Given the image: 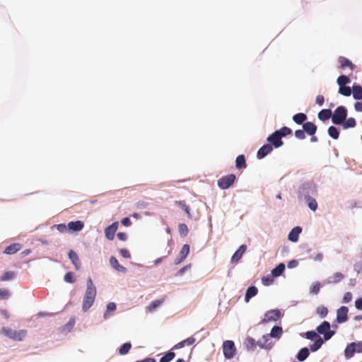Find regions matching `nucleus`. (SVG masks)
<instances>
[{
	"mask_svg": "<svg viewBox=\"0 0 362 362\" xmlns=\"http://www.w3.org/2000/svg\"><path fill=\"white\" fill-rule=\"evenodd\" d=\"M305 131L303 129H298L295 132V136L298 139H304L305 138Z\"/></svg>",
	"mask_w": 362,
	"mask_h": 362,
	"instance_id": "51",
	"label": "nucleus"
},
{
	"mask_svg": "<svg viewBox=\"0 0 362 362\" xmlns=\"http://www.w3.org/2000/svg\"><path fill=\"white\" fill-rule=\"evenodd\" d=\"M190 267H191L190 264L185 266L184 267L181 268L180 269H179L177 271V272L176 273V276H182L185 273V272L187 269H189Z\"/></svg>",
	"mask_w": 362,
	"mask_h": 362,
	"instance_id": "56",
	"label": "nucleus"
},
{
	"mask_svg": "<svg viewBox=\"0 0 362 362\" xmlns=\"http://www.w3.org/2000/svg\"><path fill=\"white\" fill-rule=\"evenodd\" d=\"M189 253V245L188 244H185L182 246L178 256L175 260V264H179L187 257Z\"/></svg>",
	"mask_w": 362,
	"mask_h": 362,
	"instance_id": "13",
	"label": "nucleus"
},
{
	"mask_svg": "<svg viewBox=\"0 0 362 362\" xmlns=\"http://www.w3.org/2000/svg\"><path fill=\"white\" fill-rule=\"evenodd\" d=\"M258 290L257 287L252 286H250L246 291L245 296V301L248 303L250 300L257 294Z\"/></svg>",
	"mask_w": 362,
	"mask_h": 362,
	"instance_id": "23",
	"label": "nucleus"
},
{
	"mask_svg": "<svg viewBox=\"0 0 362 362\" xmlns=\"http://www.w3.org/2000/svg\"><path fill=\"white\" fill-rule=\"evenodd\" d=\"M22 246L20 243H13L6 247L4 251V253L6 255H13L21 250Z\"/></svg>",
	"mask_w": 362,
	"mask_h": 362,
	"instance_id": "19",
	"label": "nucleus"
},
{
	"mask_svg": "<svg viewBox=\"0 0 362 362\" xmlns=\"http://www.w3.org/2000/svg\"><path fill=\"white\" fill-rule=\"evenodd\" d=\"M64 281L68 282V283H74V281H75L74 274L71 272H67L64 275Z\"/></svg>",
	"mask_w": 362,
	"mask_h": 362,
	"instance_id": "53",
	"label": "nucleus"
},
{
	"mask_svg": "<svg viewBox=\"0 0 362 362\" xmlns=\"http://www.w3.org/2000/svg\"><path fill=\"white\" fill-rule=\"evenodd\" d=\"M344 278V276L343 274H341L340 272H336L331 277V280L328 281V283L329 284H337V283L340 282Z\"/></svg>",
	"mask_w": 362,
	"mask_h": 362,
	"instance_id": "33",
	"label": "nucleus"
},
{
	"mask_svg": "<svg viewBox=\"0 0 362 362\" xmlns=\"http://www.w3.org/2000/svg\"><path fill=\"white\" fill-rule=\"evenodd\" d=\"M235 167L238 169H245L247 167L245 157L244 155H240L236 158Z\"/></svg>",
	"mask_w": 362,
	"mask_h": 362,
	"instance_id": "27",
	"label": "nucleus"
},
{
	"mask_svg": "<svg viewBox=\"0 0 362 362\" xmlns=\"http://www.w3.org/2000/svg\"><path fill=\"white\" fill-rule=\"evenodd\" d=\"M347 117V110L344 106H339L336 108L332 116V122L336 124H341Z\"/></svg>",
	"mask_w": 362,
	"mask_h": 362,
	"instance_id": "4",
	"label": "nucleus"
},
{
	"mask_svg": "<svg viewBox=\"0 0 362 362\" xmlns=\"http://www.w3.org/2000/svg\"><path fill=\"white\" fill-rule=\"evenodd\" d=\"M276 132H279V135L281 136V138L291 134L292 132L291 129L287 127H284Z\"/></svg>",
	"mask_w": 362,
	"mask_h": 362,
	"instance_id": "45",
	"label": "nucleus"
},
{
	"mask_svg": "<svg viewBox=\"0 0 362 362\" xmlns=\"http://www.w3.org/2000/svg\"><path fill=\"white\" fill-rule=\"evenodd\" d=\"M163 303V300H156L150 303L147 307V309L150 312L154 311L158 307H159Z\"/></svg>",
	"mask_w": 362,
	"mask_h": 362,
	"instance_id": "41",
	"label": "nucleus"
},
{
	"mask_svg": "<svg viewBox=\"0 0 362 362\" xmlns=\"http://www.w3.org/2000/svg\"><path fill=\"white\" fill-rule=\"evenodd\" d=\"M281 136L279 135V132H276V131L272 134L270 136L267 137V141L272 144L274 148H277L281 147L284 143L281 141Z\"/></svg>",
	"mask_w": 362,
	"mask_h": 362,
	"instance_id": "11",
	"label": "nucleus"
},
{
	"mask_svg": "<svg viewBox=\"0 0 362 362\" xmlns=\"http://www.w3.org/2000/svg\"><path fill=\"white\" fill-rule=\"evenodd\" d=\"M10 296V292L7 288H0V300L8 299Z\"/></svg>",
	"mask_w": 362,
	"mask_h": 362,
	"instance_id": "48",
	"label": "nucleus"
},
{
	"mask_svg": "<svg viewBox=\"0 0 362 362\" xmlns=\"http://www.w3.org/2000/svg\"><path fill=\"white\" fill-rule=\"evenodd\" d=\"M283 334V329L279 326H274L272 327L270 334H267L269 337L279 339Z\"/></svg>",
	"mask_w": 362,
	"mask_h": 362,
	"instance_id": "24",
	"label": "nucleus"
},
{
	"mask_svg": "<svg viewBox=\"0 0 362 362\" xmlns=\"http://www.w3.org/2000/svg\"><path fill=\"white\" fill-rule=\"evenodd\" d=\"M332 116V112L330 109H324L319 112L318 118L322 121L329 119Z\"/></svg>",
	"mask_w": 362,
	"mask_h": 362,
	"instance_id": "25",
	"label": "nucleus"
},
{
	"mask_svg": "<svg viewBox=\"0 0 362 362\" xmlns=\"http://www.w3.org/2000/svg\"><path fill=\"white\" fill-rule=\"evenodd\" d=\"M307 119V115L304 113H297L293 116V120L298 124H303Z\"/></svg>",
	"mask_w": 362,
	"mask_h": 362,
	"instance_id": "28",
	"label": "nucleus"
},
{
	"mask_svg": "<svg viewBox=\"0 0 362 362\" xmlns=\"http://www.w3.org/2000/svg\"><path fill=\"white\" fill-rule=\"evenodd\" d=\"M0 313L6 320H8L10 317L8 313L6 310H4V309L0 310Z\"/></svg>",
	"mask_w": 362,
	"mask_h": 362,
	"instance_id": "63",
	"label": "nucleus"
},
{
	"mask_svg": "<svg viewBox=\"0 0 362 362\" xmlns=\"http://www.w3.org/2000/svg\"><path fill=\"white\" fill-rule=\"evenodd\" d=\"M350 82V79L345 75H341L337 78V83L339 86H346V83Z\"/></svg>",
	"mask_w": 362,
	"mask_h": 362,
	"instance_id": "44",
	"label": "nucleus"
},
{
	"mask_svg": "<svg viewBox=\"0 0 362 362\" xmlns=\"http://www.w3.org/2000/svg\"><path fill=\"white\" fill-rule=\"evenodd\" d=\"M281 313L279 310H269L265 313L264 317L261 321V323L267 324L269 322H276L281 317Z\"/></svg>",
	"mask_w": 362,
	"mask_h": 362,
	"instance_id": "9",
	"label": "nucleus"
},
{
	"mask_svg": "<svg viewBox=\"0 0 362 362\" xmlns=\"http://www.w3.org/2000/svg\"><path fill=\"white\" fill-rule=\"evenodd\" d=\"M355 306L358 310H362V298H358L356 300Z\"/></svg>",
	"mask_w": 362,
	"mask_h": 362,
	"instance_id": "62",
	"label": "nucleus"
},
{
	"mask_svg": "<svg viewBox=\"0 0 362 362\" xmlns=\"http://www.w3.org/2000/svg\"><path fill=\"white\" fill-rule=\"evenodd\" d=\"M344 129L354 128L356 125V119L354 117H349L342 123Z\"/></svg>",
	"mask_w": 362,
	"mask_h": 362,
	"instance_id": "34",
	"label": "nucleus"
},
{
	"mask_svg": "<svg viewBox=\"0 0 362 362\" xmlns=\"http://www.w3.org/2000/svg\"><path fill=\"white\" fill-rule=\"evenodd\" d=\"M273 150V147L270 144H264L257 151V156L259 159H262Z\"/></svg>",
	"mask_w": 362,
	"mask_h": 362,
	"instance_id": "15",
	"label": "nucleus"
},
{
	"mask_svg": "<svg viewBox=\"0 0 362 362\" xmlns=\"http://www.w3.org/2000/svg\"><path fill=\"white\" fill-rule=\"evenodd\" d=\"M223 352L225 358L228 359L233 358L236 352L235 344L231 340H226L223 344Z\"/></svg>",
	"mask_w": 362,
	"mask_h": 362,
	"instance_id": "8",
	"label": "nucleus"
},
{
	"mask_svg": "<svg viewBox=\"0 0 362 362\" xmlns=\"http://www.w3.org/2000/svg\"><path fill=\"white\" fill-rule=\"evenodd\" d=\"M301 231L302 228L300 226L293 228L288 234V240L292 242H296Z\"/></svg>",
	"mask_w": 362,
	"mask_h": 362,
	"instance_id": "21",
	"label": "nucleus"
},
{
	"mask_svg": "<svg viewBox=\"0 0 362 362\" xmlns=\"http://www.w3.org/2000/svg\"><path fill=\"white\" fill-rule=\"evenodd\" d=\"M323 344V339L321 337H318L315 339V342L310 346L311 351L315 352L317 351Z\"/></svg>",
	"mask_w": 362,
	"mask_h": 362,
	"instance_id": "32",
	"label": "nucleus"
},
{
	"mask_svg": "<svg viewBox=\"0 0 362 362\" xmlns=\"http://www.w3.org/2000/svg\"><path fill=\"white\" fill-rule=\"evenodd\" d=\"M317 332L320 334H322L324 340H329L334 334V331L330 329V324L327 321H324L317 327Z\"/></svg>",
	"mask_w": 362,
	"mask_h": 362,
	"instance_id": "6",
	"label": "nucleus"
},
{
	"mask_svg": "<svg viewBox=\"0 0 362 362\" xmlns=\"http://www.w3.org/2000/svg\"><path fill=\"white\" fill-rule=\"evenodd\" d=\"M131 348L132 344L130 342H126L119 349V354L120 355H125L129 351Z\"/></svg>",
	"mask_w": 362,
	"mask_h": 362,
	"instance_id": "36",
	"label": "nucleus"
},
{
	"mask_svg": "<svg viewBox=\"0 0 362 362\" xmlns=\"http://www.w3.org/2000/svg\"><path fill=\"white\" fill-rule=\"evenodd\" d=\"M306 202L308 203V205L309 206V208L313 210V211H315L317 208V203L316 202V200L314 199V198H312L310 197H306Z\"/></svg>",
	"mask_w": 362,
	"mask_h": 362,
	"instance_id": "40",
	"label": "nucleus"
},
{
	"mask_svg": "<svg viewBox=\"0 0 362 362\" xmlns=\"http://www.w3.org/2000/svg\"><path fill=\"white\" fill-rule=\"evenodd\" d=\"M121 223L124 226H129L132 224L131 220L127 217L122 218Z\"/></svg>",
	"mask_w": 362,
	"mask_h": 362,
	"instance_id": "60",
	"label": "nucleus"
},
{
	"mask_svg": "<svg viewBox=\"0 0 362 362\" xmlns=\"http://www.w3.org/2000/svg\"><path fill=\"white\" fill-rule=\"evenodd\" d=\"M339 93L344 96H349L351 94V88L349 86H339Z\"/></svg>",
	"mask_w": 362,
	"mask_h": 362,
	"instance_id": "43",
	"label": "nucleus"
},
{
	"mask_svg": "<svg viewBox=\"0 0 362 362\" xmlns=\"http://www.w3.org/2000/svg\"><path fill=\"white\" fill-rule=\"evenodd\" d=\"M175 353L170 351L168 353H166L165 356L161 357V358L160 359V362H170L175 358Z\"/></svg>",
	"mask_w": 362,
	"mask_h": 362,
	"instance_id": "42",
	"label": "nucleus"
},
{
	"mask_svg": "<svg viewBox=\"0 0 362 362\" xmlns=\"http://www.w3.org/2000/svg\"><path fill=\"white\" fill-rule=\"evenodd\" d=\"M354 108L356 111L362 112V102H356L354 104Z\"/></svg>",
	"mask_w": 362,
	"mask_h": 362,
	"instance_id": "61",
	"label": "nucleus"
},
{
	"mask_svg": "<svg viewBox=\"0 0 362 362\" xmlns=\"http://www.w3.org/2000/svg\"><path fill=\"white\" fill-rule=\"evenodd\" d=\"M136 362H156V360L153 358H146L144 360L137 361Z\"/></svg>",
	"mask_w": 362,
	"mask_h": 362,
	"instance_id": "64",
	"label": "nucleus"
},
{
	"mask_svg": "<svg viewBox=\"0 0 362 362\" xmlns=\"http://www.w3.org/2000/svg\"><path fill=\"white\" fill-rule=\"evenodd\" d=\"M285 270V265L283 263L279 264L272 272L274 276H279L283 274Z\"/></svg>",
	"mask_w": 362,
	"mask_h": 362,
	"instance_id": "31",
	"label": "nucleus"
},
{
	"mask_svg": "<svg viewBox=\"0 0 362 362\" xmlns=\"http://www.w3.org/2000/svg\"><path fill=\"white\" fill-rule=\"evenodd\" d=\"M317 313L321 317H325L327 315L328 310L325 306H320L317 308Z\"/></svg>",
	"mask_w": 362,
	"mask_h": 362,
	"instance_id": "46",
	"label": "nucleus"
},
{
	"mask_svg": "<svg viewBox=\"0 0 362 362\" xmlns=\"http://www.w3.org/2000/svg\"><path fill=\"white\" fill-rule=\"evenodd\" d=\"M117 236L118 239L122 241H125L127 238V235L123 232L118 233Z\"/></svg>",
	"mask_w": 362,
	"mask_h": 362,
	"instance_id": "59",
	"label": "nucleus"
},
{
	"mask_svg": "<svg viewBox=\"0 0 362 362\" xmlns=\"http://www.w3.org/2000/svg\"><path fill=\"white\" fill-rule=\"evenodd\" d=\"M84 228V223L81 221H71L68 223L69 230L77 232L81 230Z\"/></svg>",
	"mask_w": 362,
	"mask_h": 362,
	"instance_id": "17",
	"label": "nucleus"
},
{
	"mask_svg": "<svg viewBox=\"0 0 362 362\" xmlns=\"http://www.w3.org/2000/svg\"><path fill=\"white\" fill-rule=\"evenodd\" d=\"M320 284L319 282H316L310 288V293L313 294H317L320 291Z\"/></svg>",
	"mask_w": 362,
	"mask_h": 362,
	"instance_id": "52",
	"label": "nucleus"
},
{
	"mask_svg": "<svg viewBox=\"0 0 362 362\" xmlns=\"http://www.w3.org/2000/svg\"><path fill=\"white\" fill-rule=\"evenodd\" d=\"M355 353H362V342H352L344 350V356L348 359L352 358Z\"/></svg>",
	"mask_w": 362,
	"mask_h": 362,
	"instance_id": "7",
	"label": "nucleus"
},
{
	"mask_svg": "<svg viewBox=\"0 0 362 362\" xmlns=\"http://www.w3.org/2000/svg\"><path fill=\"white\" fill-rule=\"evenodd\" d=\"M119 254L124 258L129 259L131 257V254H130L129 251L125 248H122V249L119 250Z\"/></svg>",
	"mask_w": 362,
	"mask_h": 362,
	"instance_id": "54",
	"label": "nucleus"
},
{
	"mask_svg": "<svg viewBox=\"0 0 362 362\" xmlns=\"http://www.w3.org/2000/svg\"><path fill=\"white\" fill-rule=\"evenodd\" d=\"M96 297V288L91 278L87 279V288L83 298L82 310L86 312L94 303Z\"/></svg>",
	"mask_w": 362,
	"mask_h": 362,
	"instance_id": "1",
	"label": "nucleus"
},
{
	"mask_svg": "<svg viewBox=\"0 0 362 362\" xmlns=\"http://www.w3.org/2000/svg\"><path fill=\"white\" fill-rule=\"evenodd\" d=\"M352 293L351 292H346L344 293L343 297V303H347L352 300Z\"/></svg>",
	"mask_w": 362,
	"mask_h": 362,
	"instance_id": "55",
	"label": "nucleus"
},
{
	"mask_svg": "<svg viewBox=\"0 0 362 362\" xmlns=\"http://www.w3.org/2000/svg\"><path fill=\"white\" fill-rule=\"evenodd\" d=\"M309 356V350L305 347L301 349L298 353L296 358L299 361H305Z\"/></svg>",
	"mask_w": 362,
	"mask_h": 362,
	"instance_id": "30",
	"label": "nucleus"
},
{
	"mask_svg": "<svg viewBox=\"0 0 362 362\" xmlns=\"http://www.w3.org/2000/svg\"><path fill=\"white\" fill-rule=\"evenodd\" d=\"M54 227H55L60 233H65L69 230L68 225L66 226L64 223L57 224L54 225Z\"/></svg>",
	"mask_w": 362,
	"mask_h": 362,
	"instance_id": "50",
	"label": "nucleus"
},
{
	"mask_svg": "<svg viewBox=\"0 0 362 362\" xmlns=\"http://www.w3.org/2000/svg\"><path fill=\"white\" fill-rule=\"evenodd\" d=\"M247 250V245H242L238 249V250L233 254L231 257L230 262L232 264H236L239 262V260L242 258L243 255Z\"/></svg>",
	"mask_w": 362,
	"mask_h": 362,
	"instance_id": "14",
	"label": "nucleus"
},
{
	"mask_svg": "<svg viewBox=\"0 0 362 362\" xmlns=\"http://www.w3.org/2000/svg\"><path fill=\"white\" fill-rule=\"evenodd\" d=\"M338 62L340 64V68L341 69H345L346 68H349L351 70H354L355 68V65L352 64V62L344 57H339L338 59Z\"/></svg>",
	"mask_w": 362,
	"mask_h": 362,
	"instance_id": "16",
	"label": "nucleus"
},
{
	"mask_svg": "<svg viewBox=\"0 0 362 362\" xmlns=\"http://www.w3.org/2000/svg\"><path fill=\"white\" fill-rule=\"evenodd\" d=\"M244 344L248 351H253L256 348L257 346H259L262 349H270L272 347L271 343L269 342V336L264 335L262 339L258 340L257 342L252 337H247Z\"/></svg>",
	"mask_w": 362,
	"mask_h": 362,
	"instance_id": "2",
	"label": "nucleus"
},
{
	"mask_svg": "<svg viewBox=\"0 0 362 362\" xmlns=\"http://www.w3.org/2000/svg\"><path fill=\"white\" fill-rule=\"evenodd\" d=\"M118 228V222H115L107 226L105 230V235L107 239L112 240Z\"/></svg>",
	"mask_w": 362,
	"mask_h": 362,
	"instance_id": "12",
	"label": "nucleus"
},
{
	"mask_svg": "<svg viewBox=\"0 0 362 362\" xmlns=\"http://www.w3.org/2000/svg\"><path fill=\"white\" fill-rule=\"evenodd\" d=\"M328 134L334 139H337L339 136L338 129L334 126H331L328 128Z\"/></svg>",
	"mask_w": 362,
	"mask_h": 362,
	"instance_id": "37",
	"label": "nucleus"
},
{
	"mask_svg": "<svg viewBox=\"0 0 362 362\" xmlns=\"http://www.w3.org/2000/svg\"><path fill=\"white\" fill-rule=\"evenodd\" d=\"M179 233L182 237H186L188 235L189 230L187 226L185 223H180L178 226Z\"/></svg>",
	"mask_w": 362,
	"mask_h": 362,
	"instance_id": "39",
	"label": "nucleus"
},
{
	"mask_svg": "<svg viewBox=\"0 0 362 362\" xmlns=\"http://www.w3.org/2000/svg\"><path fill=\"white\" fill-rule=\"evenodd\" d=\"M303 129L308 135H314L317 131V126L311 122H305Z\"/></svg>",
	"mask_w": 362,
	"mask_h": 362,
	"instance_id": "18",
	"label": "nucleus"
},
{
	"mask_svg": "<svg viewBox=\"0 0 362 362\" xmlns=\"http://www.w3.org/2000/svg\"><path fill=\"white\" fill-rule=\"evenodd\" d=\"M236 180V176L235 174H229L221 177L217 185L221 189H226L231 187Z\"/></svg>",
	"mask_w": 362,
	"mask_h": 362,
	"instance_id": "5",
	"label": "nucleus"
},
{
	"mask_svg": "<svg viewBox=\"0 0 362 362\" xmlns=\"http://www.w3.org/2000/svg\"><path fill=\"white\" fill-rule=\"evenodd\" d=\"M69 257L71 262L74 264L76 269H79L81 267V262L76 252L74 250H70L69 252Z\"/></svg>",
	"mask_w": 362,
	"mask_h": 362,
	"instance_id": "22",
	"label": "nucleus"
},
{
	"mask_svg": "<svg viewBox=\"0 0 362 362\" xmlns=\"http://www.w3.org/2000/svg\"><path fill=\"white\" fill-rule=\"evenodd\" d=\"M183 341H184V343H185V345L190 346V345H192V344H193L194 343L195 339L194 337H189V338H187V339H185Z\"/></svg>",
	"mask_w": 362,
	"mask_h": 362,
	"instance_id": "58",
	"label": "nucleus"
},
{
	"mask_svg": "<svg viewBox=\"0 0 362 362\" xmlns=\"http://www.w3.org/2000/svg\"><path fill=\"white\" fill-rule=\"evenodd\" d=\"M274 282V279L272 276L268 275L266 276H263L262 278V283L264 286H269Z\"/></svg>",
	"mask_w": 362,
	"mask_h": 362,
	"instance_id": "47",
	"label": "nucleus"
},
{
	"mask_svg": "<svg viewBox=\"0 0 362 362\" xmlns=\"http://www.w3.org/2000/svg\"><path fill=\"white\" fill-rule=\"evenodd\" d=\"M1 332L4 336L16 341H22L27 334V331L25 329L16 331L9 327H3Z\"/></svg>",
	"mask_w": 362,
	"mask_h": 362,
	"instance_id": "3",
	"label": "nucleus"
},
{
	"mask_svg": "<svg viewBox=\"0 0 362 362\" xmlns=\"http://www.w3.org/2000/svg\"><path fill=\"white\" fill-rule=\"evenodd\" d=\"M116 308H117V305L115 303H113V302L109 303L107 305V310L104 314V318L105 319L109 318L110 317L109 312L115 311L116 310Z\"/></svg>",
	"mask_w": 362,
	"mask_h": 362,
	"instance_id": "38",
	"label": "nucleus"
},
{
	"mask_svg": "<svg viewBox=\"0 0 362 362\" xmlns=\"http://www.w3.org/2000/svg\"><path fill=\"white\" fill-rule=\"evenodd\" d=\"M325 98L324 96L322 95H319L316 98V103L318 104L320 106H322L324 104Z\"/></svg>",
	"mask_w": 362,
	"mask_h": 362,
	"instance_id": "57",
	"label": "nucleus"
},
{
	"mask_svg": "<svg viewBox=\"0 0 362 362\" xmlns=\"http://www.w3.org/2000/svg\"><path fill=\"white\" fill-rule=\"evenodd\" d=\"M353 97L356 100L362 99V86L359 85H354L352 87Z\"/></svg>",
	"mask_w": 362,
	"mask_h": 362,
	"instance_id": "26",
	"label": "nucleus"
},
{
	"mask_svg": "<svg viewBox=\"0 0 362 362\" xmlns=\"http://www.w3.org/2000/svg\"><path fill=\"white\" fill-rule=\"evenodd\" d=\"M349 309L346 306H341L337 310L336 321L338 323H344L348 320Z\"/></svg>",
	"mask_w": 362,
	"mask_h": 362,
	"instance_id": "10",
	"label": "nucleus"
},
{
	"mask_svg": "<svg viewBox=\"0 0 362 362\" xmlns=\"http://www.w3.org/2000/svg\"><path fill=\"white\" fill-rule=\"evenodd\" d=\"M16 276V273L13 271H8L4 272L1 276H0V281H6L13 279Z\"/></svg>",
	"mask_w": 362,
	"mask_h": 362,
	"instance_id": "29",
	"label": "nucleus"
},
{
	"mask_svg": "<svg viewBox=\"0 0 362 362\" xmlns=\"http://www.w3.org/2000/svg\"><path fill=\"white\" fill-rule=\"evenodd\" d=\"M175 204L176 205L179 206L180 207H181L185 211V212L187 214V216L189 218H191L192 215L190 214V209H189V206H187L185 202H184V201H175Z\"/></svg>",
	"mask_w": 362,
	"mask_h": 362,
	"instance_id": "35",
	"label": "nucleus"
},
{
	"mask_svg": "<svg viewBox=\"0 0 362 362\" xmlns=\"http://www.w3.org/2000/svg\"><path fill=\"white\" fill-rule=\"evenodd\" d=\"M110 263L111 266L116 269L117 272L125 273L127 272V268L121 264H119L118 260L115 257H111L110 259Z\"/></svg>",
	"mask_w": 362,
	"mask_h": 362,
	"instance_id": "20",
	"label": "nucleus"
},
{
	"mask_svg": "<svg viewBox=\"0 0 362 362\" xmlns=\"http://www.w3.org/2000/svg\"><path fill=\"white\" fill-rule=\"evenodd\" d=\"M305 337L307 339L310 340H315L318 337H320L317 333L315 331H308L305 333Z\"/></svg>",
	"mask_w": 362,
	"mask_h": 362,
	"instance_id": "49",
	"label": "nucleus"
}]
</instances>
